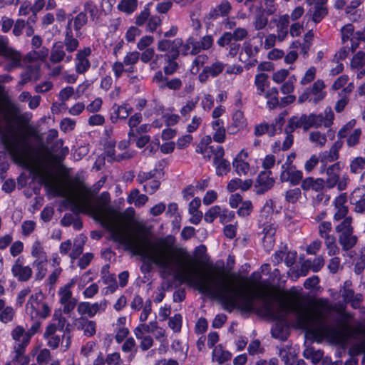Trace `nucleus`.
Here are the masks:
<instances>
[{
	"label": "nucleus",
	"mask_w": 365,
	"mask_h": 365,
	"mask_svg": "<svg viewBox=\"0 0 365 365\" xmlns=\"http://www.w3.org/2000/svg\"><path fill=\"white\" fill-rule=\"evenodd\" d=\"M43 179L46 185L51 187L56 195L67 198L76 212L92 215L107 230L114 242L133 254L148 259L158 267L170 272L174 265H179L181 260L190 258L185 249L176 245V238L171 235L157 239L148 248L145 237L129 232L130 220L123 215L111 212L110 207L108 206L110 201L108 192H102L93 203L88 196L90 190L78 180L76 185L65 187L54 183L48 175L44 176Z\"/></svg>",
	"instance_id": "nucleus-1"
},
{
	"label": "nucleus",
	"mask_w": 365,
	"mask_h": 365,
	"mask_svg": "<svg viewBox=\"0 0 365 365\" xmlns=\"http://www.w3.org/2000/svg\"><path fill=\"white\" fill-rule=\"evenodd\" d=\"M179 278L190 285L196 287L200 292L211 295L227 307H237L245 312L254 309L255 298L262 301L261 311L266 316L277 317L274 310V294L268 284L264 282L253 284L254 289L243 288L235 284V280L229 279L223 272H217L212 274L201 276L199 268L190 259L188 267L180 264Z\"/></svg>",
	"instance_id": "nucleus-2"
},
{
	"label": "nucleus",
	"mask_w": 365,
	"mask_h": 365,
	"mask_svg": "<svg viewBox=\"0 0 365 365\" xmlns=\"http://www.w3.org/2000/svg\"><path fill=\"white\" fill-rule=\"evenodd\" d=\"M282 308L286 313H294L298 325L306 330L317 341L327 339L335 344H343L356 335H365V329L361 326L351 328L349 325L351 315L342 314V320L337 326L327 322L331 312V306L327 299H318L309 305H302L296 297L283 299Z\"/></svg>",
	"instance_id": "nucleus-3"
},
{
	"label": "nucleus",
	"mask_w": 365,
	"mask_h": 365,
	"mask_svg": "<svg viewBox=\"0 0 365 365\" xmlns=\"http://www.w3.org/2000/svg\"><path fill=\"white\" fill-rule=\"evenodd\" d=\"M19 112L17 106L0 98V137L13 160L26 168L34 166L35 161L31 149L26 141L15 137L14 127L9 120L7 113L13 115Z\"/></svg>",
	"instance_id": "nucleus-4"
},
{
	"label": "nucleus",
	"mask_w": 365,
	"mask_h": 365,
	"mask_svg": "<svg viewBox=\"0 0 365 365\" xmlns=\"http://www.w3.org/2000/svg\"><path fill=\"white\" fill-rule=\"evenodd\" d=\"M41 324L39 321H34L27 330L24 327L17 325L11 331V337L16 343L14 346L15 358L18 359L24 355L25 349L29 344L31 337L39 331Z\"/></svg>",
	"instance_id": "nucleus-5"
},
{
	"label": "nucleus",
	"mask_w": 365,
	"mask_h": 365,
	"mask_svg": "<svg viewBox=\"0 0 365 365\" xmlns=\"http://www.w3.org/2000/svg\"><path fill=\"white\" fill-rule=\"evenodd\" d=\"M26 312L31 319H46L51 313V308L48 303L43 300L42 294L36 292L30 296L26 305Z\"/></svg>",
	"instance_id": "nucleus-6"
},
{
	"label": "nucleus",
	"mask_w": 365,
	"mask_h": 365,
	"mask_svg": "<svg viewBox=\"0 0 365 365\" xmlns=\"http://www.w3.org/2000/svg\"><path fill=\"white\" fill-rule=\"evenodd\" d=\"M340 164L339 162L329 166L327 169V178L325 186L329 188H333L336 186L337 190L342 191L346 189L350 182L349 175L346 173L340 175Z\"/></svg>",
	"instance_id": "nucleus-7"
},
{
	"label": "nucleus",
	"mask_w": 365,
	"mask_h": 365,
	"mask_svg": "<svg viewBox=\"0 0 365 365\" xmlns=\"http://www.w3.org/2000/svg\"><path fill=\"white\" fill-rule=\"evenodd\" d=\"M107 304L106 299L93 304L88 302H81L77 306V312L81 317L87 315L89 318H92L98 313L105 312Z\"/></svg>",
	"instance_id": "nucleus-8"
},
{
	"label": "nucleus",
	"mask_w": 365,
	"mask_h": 365,
	"mask_svg": "<svg viewBox=\"0 0 365 365\" xmlns=\"http://www.w3.org/2000/svg\"><path fill=\"white\" fill-rule=\"evenodd\" d=\"M310 128H319L324 126L329 128L334 122V113L331 107H327L324 113L309 115Z\"/></svg>",
	"instance_id": "nucleus-9"
},
{
	"label": "nucleus",
	"mask_w": 365,
	"mask_h": 365,
	"mask_svg": "<svg viewBox=\"0 0 365 365\" xmlns=\"http://www.w3.org/2000/svg\"><path fill=\"white\" fill-rule=\"evenodd\" d=\"M14 277L19 282H28L32 276L33 271L29 265H24V259L18 257L11 269Z\"/></svg>",
	"instance_id": "nucleus-10"
},
{
	"label": "nucleus",
	"mask_w": 365,
	"mask_h": 365,
	"mask_svg": "<svg viewBox=\"0 0 365 365\" xmlns=\"http://www.w3.org/2000/svg\"><path fill=\"white\" fill-rule=\"evenodd\" d=\"M153 81L155 83L160 89L168 88L173 91L179 90L182 85V81L178 78L169 79L163 74V71H158L153 77Z\"/></svg>",
	"instance_id": "nucleus-11"
},
{
	"label": "nucleus",
	"mask_w": 365,
	"mask_h": 365,
	"mask_svg": "<svg viewBox=\"0 0 365 365\" xmlns=\"http://www.w3.org/2000/svg\"><path fill=\"white\" fill-rule=\"evenodd\" d=\"M91 54V49L90 47H84L78 51L74 59L75 71L77 74H84L89 70L91 63L88 57Z\"/></svg>",
	"instance_id": "nucleus-12"
},
{
	"label": "nucleus",
	"mask_w": 365,
	"mask_h": 365,
	"mask_svg": "<svg viewBox=\"0 0 365 365\" xmlns=\"http://www.w3.org/2000/svg\"><path fill=\"white\" fill-rule=\"evenodd\" d=\"M302 179V171L297 170L290 163L286 162L282 165L280 174L282 182H289L292 185H297Z\"/></svg>",
	"instance_id": "nucleus-13"
},
{
	"label": "nucleus",
	"mask_w": 365,
	"mask_h": 365,
	"mask_svg": "<svg viewBox=\"0 0 365 365\" xmlns=\"http://www.w3.org/2000/svg\"><path fill=\"white\" fill-rule=\"evenodd\" d=\"M1 56L4 58L6 62V66L8 71L19 68L21 66L23 58L21 53L16 49L9 46V45Z\"/></svg>",
	"instance_id": "nucleus-14"
},
{
	"label": "nucleus",
	"mask_w": 365,
	"mask_h": 365,
	"mask_svg": "<svg viewBox=\"0 0 365 365\" xmlns=\"http://www.w3.org/2000/svg\"><path fill=\"white\" fill-rule=\"evenodd\" d=\"M73 325L77 330L82 331L86 337H92L96 334L97 324L95 321L89 319L86 317L76 318Z\"/></svg>",
	"instance_id": "nucleus-15"
},
{
	"label": "nucleus",
	"mask_w": 365,
	"mask_h": 365,
	"mask_svg": "<svg viewBox=\"0 0 365 365\" xmlns=\"http://www.w3.org/2000/svg\"><path fill=\"white\" fill-rule=\"evenodd\" d=\"M272 22L276 26V35L279 42L284 41L289 34V16L288 14L280 15L272 19Z\"/></svg>",
	"instance_id": "nucleus-16"
},
{
	"label": "nucleus",
	"mask_w": 365,
	"mask_h": 365,
	"mask_svg": "<svg viewBox=\"0 0 365 365\" xmlns=\"http://www.w3.org/2000/svg\"><path fill=\"white\" fill-rule=\"evenodd\" d=\"M57 327L55 322L47 325L43 333V338L47 341V345L51 349H56L62 341L64 334H57Z\"/></svg>",
	"instance_id": "nucleus-17"
},
{
	"label": "nucleus",
	"mask_w": 365,
	"mask_h": 365,
	"mask_svg": "<svg viewBox=\"0 0 365 365\" xmlns=\"http://www.w3.org/2000/svg\"><path fill=\"white\" fill-rule=\"evenodd\" d=\"M77 38L76 34H73V29L71 28V24H67L64 31L63 41H61L67 53L71 54L77 51L79 46V41Z\"/></svg>",
	"instance_id": "nucleus-18"
},
{
	"label": "nucleus",
	"mask_w": 365,
	"mask_h": 365,
	"mask_svg": "<svg viewBox=\"0 0 365 365\" xmlns=\"http://www.w3.org/2000/svg\"><path fill=\"white\" fill-rule=\"evenodd\" d=\"M73 59L71 54H67L61 41L55 43L51 50L49 61L52 63H58L61 61L68 63Z\"/></svg>",
	"instance_id": "nucleus-19"
},
{
	"label": "nucleus",
	"mask_w": 365,
	"mask_h": 365,
	"mask_svg": "<svg viewBox=\"0 0 365 365\" xmlns=\"http://www.w3.org/2000/svg\"><path fill=\"white\" fill-rule=\"evenodd\" d=\"M271 175L272 173L269 170L259 173L255 185L257 194H263L274 185V180L273 178L271 177Z\"/></svg>",
	"instance_id": "nucleus-20"
},
{
	"label": "nucleus",
	"mask_w": 365,
	"mask_h": 365,
	"mask_svg": "<svg viewBox=\"0 0 365 365\" xmlns=\"http://www.w3.org/2000/svg\"><path fill=\"white\" fill-rule=\"evenodd\" d=\"M299 128H302L305 131L310 128L309 115L302 114L299 116H292L290 118L285 127L284 132L293 133Z\"/></svg>",
	"instance_id": "nucleus-21"
},
{
	"label": "nucleus",
	"mask_w": 365,
	"mask_h": 365,
	"mask_svg": "<svg viewBox=\"0 0 365 365\" xmlns=\"http://www.w3.org/2000/svg\"><path fill=\"white\" fill-rule=\"evenodd\" d=\"M182 44V40L177 38L173 41L163 39L158 42V49L160 51H168L166 55H171L172 57L179 56V48Z\"/></svg>",
	"instance_id": "nucleus-22"
},
{
	"label": "nucleus",
	"mask_w": 365,
	"mask_h": 365,
	"mask_svg": "<svg viewBox=\"0 0 365 365\" xmlns=\"http://www.w3.org/2000/svg\"><path fill=\"white\" fill-rule=\"evenodd\" d=\"M216 157L214 158V165L216 168L217 175H226L230 170V164L228 160L223 158L225 155L223 148H218L216 150Z\"/></svg>",
	"instance_id": "nucleus-23"
},
{
	"label": "nucleus",
	"mask_w": 365,
	"mask_h": 365,
	"mask_svg": "<svg viewBox=\"0 0 365 365\" xmlns=\"http://www.w3.org/2000/svg\"><path fill=\"white\" fill-rule=\"evenodd\" d=\"M324 88V82L321 79L316 81L312 87L307 88L313 103L317 104L325 98L327 93Z\"/></svg>",
	"instance_id": "nucleus-24"
},
{
	"label": "nucleus",
	"mask_w": 365,
	"mask_h": 365,
	"mask_svg": "<svg viewBox=\"0 0 365 365\" xmlns=\"http://www.w3.org/2000/svg\"><path fill=\"white\" fill-rule=\"evenodd\" d=\"M113 113H111L110 119L113 123H116L119 119L125 120L132 112L133 108L128 104L122 105L114 104L112 107Z\"/></svg>",
	"instance_id": "nucleus-25"
},
{
	"label": "nucleus",
	"mask_w": 365,
	"mask_h": 365,
	"mask_svg": "<svg viewBox=\"0 0 365 365\" xmlns=\"http://www.w3.org/2000/svg\"><path fill=\"white\" fill-rule=\"evenodd\" d=\"M18 139L19 140V138H18ZM20 140H21V141H26V142L28 143V145H29V148H30V149H31V153H32V156H33L34 160V161H35V165H34V166H33V167H31V168H26V167H24V166L21 165H20V166H21L22 168H26V169L31 170H34V171H36V173H38L40 175L41 180L42 182L44 184V185H45L46 187H48V189H50L53 192H54V193H55V192H54V191H53L51 187H48V186H46V183H45V182H44V179H43L44 176L48 175V176L51 177V179H52V180L54 182V183H56V185H60V186H62V185H60V184H58V183H57V182L55 181V180L53 179V176H52L51 174H49V173H47V172H41V170H40V165H41V163H42L43 160H46V158H43V160L42 158H39V157H36V156H35V155H34V152H33V149H32V148L31 147V145H29V143H28V141L26 140V139H25V138H24V139H20Z\"/></svg>",
	"instance_id": "nucleus-26"
},
{
	"label": "nucleus",
	"mask_w": 365,
	"mask_h": 365,
	"mask_svg": "<svg viewBox=\"0 0 365 365\" xmlns=\"http://www.w3.org/2000/svg\"><path fill=\"white\" fill-rule=\"evenodd\" d=\"M342 146V142L336 141L328 151H324L320 155V161L323 164L331 163L339 158V150Z\"/></svg>",
	"instance_id": "nucleus-27"
},
{
	"label": "nucleus",
	"mask_w": 365,
	"mask_h": 365,
	"mask_svg": "<svg viewBox=\"0 0 365 365\" xmlns=\"http://www.w3.org/2000/svg\"><path fill=\"white\" fill-rule=\"evenodd\" d=\"M40 10H36L34 9V4L31 5L29 1H24L19 9V16H27L31 12L32 13L30 15L26 21V24H33L36 21L37 16L36 13Z\"/></svg>",
	"instance_id": "nucleus-28"
},
{
	"label": "nucleus",
	"mask_w": 365,
	"mask_h": 365,
	"mask_svg": "<svg viewBox=\"0 0 365 365\" xmlns=\"http://www.w3.org/2000/svg\"><path fill=\"white\" fill-rule=\"evenodd\" d=\"M69 23L71 24V28H72L73 24L76 37H80L81 36V29L88 23L87 14L85 12L81 11L75 17L69 18L67 24Z\"/></svg>",
	"instance_id": "nucleus-29"
},
{
	"label": "nucleus",
	"mask_w": 365,
	"mask_h": 365,
	"mask_svg": "<svg viewBox=\"0 0 365 365\" xmlns=\"http://www.w3.org/2000/svg\"><path fill=\"white\" fill-rule=\"evenodd\" d=\"M213 45V38L210 35L204 36L200 41L194 38L193 49H191L190 54L196 55L202 50H207Z\"/></svg>",
	"instance_id": "nucleus-30"
},
{
	"label": "nucleus",
	"mask_w": 365,
	"mask_h": 365,
	"mask_svg": "<svg viewBox=\"0 0 365 365\" xmlns=\"http://www.w3.org/2000/svg\"><path fill=\"white\" fill-rule=\"evenodd\" d=\"M338 241L343 251H349L352 249L358 242L357 236L354 232L341 233L339 235Z\"/></svg>",
	"instance_id": "nucleus-31"
},
{
	"label": "nucleus",
	"mask_w": 365,
	"mask_h": 365,
	"mask_svg": "<svg viewBox=\"0 0 365 365\" xmlns=\"http://www.w3.org/2000/svg\"><path fill=\"white\" fill-rule=\"evenodd\" d=\"M341 40L344 43L346 41H350L351 48L352 51H354L358 45V40L356 39L354 28V26L351 24L345 25L341 30Z\"/></svg>",
	"instance_id": "nucleus-32"
},
{
	"label": "nucleus",
	"mask_w": 365,
	"mask_h": 365,
	"mask_svg": "<svg viewBox=\"0 0 365 365\" xmlns=\"http://www.w3.org/2000/svg\"><path fill=\"white\" fill-rule=\"evenodd\" d=\"M212 128L214 130L212 135L213 140L218 143H223L225 140L226 135L223 120L221 119L213 120L212 122Z\"/></svg>",
	"instance_id": "nucleus-33"
},
{
	"label": "nucleus",
	"mask_w": 365,
	"mask_h": 365,
	"mask_svg": "<svg viewBox=\"0 0 365 365\" xmlns=\"http://www.w3.org/2000/svg\"><path fill=\"white\" fill-rule=\"evenodd\" d=\"M279 355L285 365H294L297 354L289 345H284L279 349Z\"/></svg>",
	"instance_id": "nucleus-34"
},
{
	"label": "nucleus",
	"mask_w": 365,
	"mask_h": 365,
	"mask_svg": "<svg viewBox=\"0 0 365 365\" xmlns=\"http://www.w3.org/2000/svg\"><path fill=\"white\" fill-rule=\"evenodd\" d=\"M232 357V354L225 349L222 345L216 346L212 351V361L218 364H222L229 361Z\"/></svg>",
	"instance_id": "nucleus-35"
},
{
	"label": "nucleus",
	"mask_w": 365,
	"mask_h": 365,
	"mask_svg": "<svg viewBox=\"0 0 365 365\" xmlns=\"http://www.w3.org/2000/svg\"><path fill=\"white\" fill-rule=\"evenodd\" d=\"M200 205L201 202L198 198L192 200L189 205V213L192 215L190 222L192 224L197 225L202 217V212L198 210Z\"/></svg>",
	"instance_id": "nucleus-36"
},
{
	"label": "nucleus",
	"mask_w": 365,
	"mask_h": 365,
	"mask_svg": "<svg viewBox=\"0 0 365 365\" xmlns=\"http://www.w3.org/2000/svg\"><path fill=\"white\" fill-rule=\"evenodd\" d=\"M264 228H263V233H264V237L263 241L264 242L267 243V247H271L273 246L274 242V236L276 232V226L274 224L272 223H262Z\"/></svg>",
	"instance_id": "nucleus-37"
},
{
	"label": "nucleus",
	"mask_w": 365,
	"mask_h": 365,
	"mask_svg": "<svg viewBox=\"0 0 365 365\" xmlns=\"http://www.w3.org/2000/svg\"><path fill=\"white\" fill-rule=\"evenodd\" d=\"M231 4L227 1H222L210 13V18L217 19L219 16H227L231 10Z\"/></svg>",
	"instance_id": "nucleus-38"
},
{
	"label": "nucleus",
	"mask_w": 365,
	"mask_h": 365,
	"mask_svg": "<svg viewBox=\"0 0 365 365\" xmlns=\"http://www.w3.org/2000/svg\"><path fill=\"white\" fill-rule=\"evenodd\" d=\"M148 200V197L144 194H140L138 189L133 190L127 199L128 203H134L136 207L143 206Z\"/></svg>",
	"instance_id": "nucleus-39"
},
{
	"label": "nucleus",
	"mask_w": 365,
	"mask_h": 365,
	"mask_svg": "<svg viewBox=\"0 0 365 365\" xmlns=\"http://www.w3.org/2000/svg\"><path fill=\"white\" fill-rule=\"evenodd\" d=\"M319 1L314 5L312 16V19L315 23L320 22L327 14V9L324 6L327 0H319Z\"/></svg>",
	"instance_id": "nucleus-40"
},
{
	"label": "nucleus",
	"mask_w": 365,
	"mask_h": 365,
	"mask_svg": "<svg viewBox=\"0 0 365 365\" xmlns=\"http://www.w3.org/2000/svg\"><path fill=\"white\" fill-rule=\"evenodd\" d=\"M158 329V322L150 321L149 323L145 324V322L139 324L133 330V332H136L139 337L140 334H150L153 333Z\"/></svg>",
	"instance_id": "nucleus-41"
},
{
	"label": "nucleus",
	"mask_w": 365,
	"mask_h": 365,
	"mask_svg": "<svg viewBox=\"0 0 365 365\" xmlns=\"http://www.w3.org/2000/svg\"><path fill=\"white\" fill-rule=\"evenodd\" d=\"M31 255L35 260H47V255L43 246L39 240H36L31 245Z\"/></svg>",
	"instance_id": "nucleus-42"
},
{
	"label": "nucleus",
	"mask_w": 365,
	"mask_h": 365,
	"mask_svg": "<svg viewBox=\"0 0 365 365\" xmlns=\"http://www.w3.org/2000/svg\"><path fill=\"white\" fill-rule=\"evenodd\" d=\"M357 190H355L350 196V202L354 205V212L358 214L364 213L365 211V196H361L357 199L355 194Z\"/></svg>",
	"instance_id": "nucleus-43"
},
{
	"label": "nucleus",
	"mask_w": 365,
	"mask_h": 365,
	"mask_svg": "<svg viewBox=\"0 0 365 365\" xmlns=\"http://www.w3.org/2000/svg\"><path fill=\"white\" fill-rule=\"evenodd\" d=\"M324 353L322 350H315L313 347H307L303 351V356L310 359L314 364H318L322 359Z\"/></svg>",
	"instance_id": "nucleus-44"
},
{
	"label": "nucleus",
	"mask_w": 365,
	"mask_h": 365,
	"mask_svg": "<svg viewBox=\"0 0 365 365\" xmlns=\"http://www.w3.org/2000/svg\"><path fill=\"white\" fill-rule=\"evenodd\" d=\"M171 349L176 354L178 359L185 361L187 356L188 346L182 344L179 340H175L171 344Z\"/></svg>",
	"instance_id": "nucleus-45"
},
{
	"label": "nucleus",
	"mask_w": 365,
	"mask_h": 365,
	"mask_svg": "<svg viewBox=\"0 0 365 365\" xmlns=\"http://www.w3.org/2000/svg\"><path fill=\"white\" fill-rule=\"evenodd\" d=\"M255 85L257 88V93L259 96L262 95L268 86V76L264 73L257 74L255 78Z\"/></svg>",
	"instance_id": "nucleus-46"
},
{
	"label": "nucleus",
	"mask_w": 365,
	"mask_h": 365,
	"mask_svg": "<svg viewBox=\"0 0 365 365\" xmlns=\"http://www.w3.org/2000/svg\"><path fill=\"white\" fill-rule=\"evenodd\" d=\"M266 11H259L255 16L253 26L255 30L264 29L268 24V17Z\"/></svg>",
	"instance_id": "nucleus-47"
},
{
	"label": "nucleus",
	"mask_w": 365,
	"mask_h": 365,
	"mask_svg": "<svg viewBox=\"0 0 365 365\" xmlns=\"http://www.w3.org/2000/svg\"><path fill=\"white\" fill-rule=\"evenodd\" d=\"M352 221L353 218L351 216H349L348 217H345V219L341 220V222L335 227L336 232L339 235L341 233L354 232Z\"/></svg>",
	"instance_id": "nucleus-48"
},
{
	"label": "nucleus",
	"mask_w": 365,
	"mask_h": 365,
	"mask_svg": "<svg viewBox=\"0 0 365 365\" xmlns=\"http://www.w3.org/2000/svg\"><path fill=\"white\" fill-rule=\"evenodd\" d=\"M178 56L172 57L171 55H165L166 65L163 68V72L166 76L173 75L178 68V64L175 59Z\"/></svg>",
	"instance_id": "nucleus-49"
},
{
	"label": "nucleus",
	"mask_w": 365,
	"mask_h": 365,
	"mask_svg": "<svg viewBox=\"0 0 365 365\" xmlns=\"http://www.w3.org/2000/svg\"><path fill=\"white\" fill-rule=\"evenodd\" d=\"M88 13L91 21H94L98 19L99 11L97 5L93 1H87L83 4V11Z\"/></svg>",
	"instance_id": "nucleus-50"
},
{
	"label": "nucleus",
	"mask_w": 365,
	"mask_h": 365,
	"mask_svg": "<svg viewBox=\"0 0 365 365\" xmlns=\"http://www.w3.org/2000/svg\"><path fill=\"white\" fill-rule=\"evenodd\" d=\"M138 6V0H121L118 5V9L128 14L134 12Z\"/></svg>",
	"instance_id": "nucleus-51"
},
{
	"label": "nucleus",
	"mask_w": 365,
	"mask_h": 365,
	"mask_svg": "<svg viewBox=\"0 0 365 365\" xmlns=\"http://www.w3.org/2000/svg\"><path fill=\"white\" fill-rule=\"evenodd\" d=\"M218 148H222V146L217 145V146H205V148H202L201 147H197L196 148V152L198 153H200L203 155V158L206 160H210L211 158L213 157H216V150Z\"/></svg>",
	"instance_id": "nucleus-52"
},
{
	"label": "nucleus",
	"mask_w": 365,
	"mask_h": 365,
	"mask_svg": "<svg viewBox=\"0 0 365 365\" xmlns=\"http://www.w3.org/2000/svg\"><path fill=\"white\" fill-rule=\"evenodd\" d=\"M143 119L142 114L140 113H135L133 115L130 117L128 119V126L130 128L128 132V137L130 140L132 138V136L135 134V129L138 126V125L141 123Z\"/></svg>",
	"instance_id": "nucleus-53"
},
{
	"label": "nucleus",
	"mask_w": 365,
	"mask_h": 365,
	"mask_svg": "<svg viewBox=\"0 0 365 365\" xmlns=\"http://www.w3.org/2000/svg\"><path fill=\"white\" fill-rule=\"evenodd\" d=\"M272 335L276 339L285 340L288 336V327L282 324H276L272 329Z\"/></svg>",
	"instance_id": "nucleus-54"
},
{
	"label": "nucleus",
	"mask_w": 365,
	"mask_h": 365,
	"mask_svg": "<svg viewBox=\"0 0 365 365\" xmlns=\"http://www.w3.org/2000/svg\"><path fill=\"white\" fill-rule=\"evenodd\" d=\"M232 165L235 171L240 175H247L250 170L249 163L245 162L243 159L235 158Z\"/></svg>",
	"instance_id": "nucleus-55"
},
{
	"label": "nucleus",
	"mask_w": 365,
	"mask_h": 365,
	"mask_svg": "<svg viewBox=\"0 0 365 365\" xmlns=\"http://www.w3.org/2000/svg\"><path fill=\"white\" fill-rule=\"evenodd\" d=\"M74 282L72 280L70 283L66 284L63 287H61L58 291V295L60 297V303L64 301L74 299L71 291V287L73 286Z\"/></svg>",
	"instance_id": "nucleus-56"
},
{
	"label": "nucleus",
	"mask_w": 365,
	"mask_h": 365,
	"mask_svg": "<svg viewBox=\"0 0 365 365\" xmlns=\"http://www.w3.org/2000/svg\"><path fill=\"white\" fill-rule=\"evenodd\" d=\"M133 333H134V335L136 337V339L138 340H140V348L141 349L142 351H147L153 346L154 340L151 336L146 335L144 334H140V337H139V336L138 335V334L136 332H133Z\"/></svg>",
	"instance_id": "nucleus-57"
},
{
	"label": "nucleus",
	"mask_w": 365,
	"mask_h": 365,
	"mask_svg": "<svg viewBox=\"0 0 365 365\" xmlns=\"http://www.w3.org/2000/svg\"><path fill=\"white\" fill-rule=\"evenodd\" d=\"M121 349L125 353L133 351L128 357V361H131L135 356V354L137 351L136 343L133 337L127 338L123 344L121 346Z\"/></svg>",
	"instance_id": "nucleus-58"
},
{
	"label": "nucleus",
	"mask_w": 365,
	"mask_h": 365,
	"mask_svg": "<svg viewBox=\"0 0 365 365\" xmlns=\"http://www.w3.org/2000/svg\"><path fill=\"white\" fill-rule=\"evenodd\" d=\"M47 260H34L33 262V267L36 270L35 274L36 279L41 280L46 274V264Z\"/></svg>",
	"instance_id": "nucleus-59"
},
{
	"label": "nucleus",
	"mask_w": 365,
	"mask_h": 365,
	"mask_svg": "<svg viewBox=\"0 0 365 365\" xmlns=\"http://www.w3.org/2000/svg\"><path fill=\"white\" fill-rule=\"evenodd\" d=\"M364 168L365 159L363 157H356L350 161L349 168L351 173H359Z\"/></svg>",
	"instance_id": "nucleus-60"
},
{
	"label": "nucleus",
	"mask_w": 365,
	"mask_h": 365,
	"mask_svg": "<svg viewBox=\"0 0 365 365\" xmlns=\"http://www.w3.org/2000/svg\"><path fill=\"white\" fill-rule=\"evenodd\" d=\"M247 125V120L240 110H237L232 115V126L237 128V130L244 129Z\"/></svg>",
	"instance_id": "nucleus-61"
},
{
	"label": "nucleus",
	"mask_w": 365,
	"mask_h": 365,
	"mask_svg": "<svg viewBox=\"0 0 365 365\" xmlns=\"http://www.w3.org/2000/svg\"><path fill=\"white\" fill-rule=\"evenodd\" d=\"M309 139L316 146L323 147L327 143L326 135L319 131L311 132L309 133Z\"/></svg>",
	"instance_id": "nucleus-62"
},
{
	"label": "nucleus",
	"mask_w": 365,
	"mask_h": 365,
	"mask_svg": "<svg viewBox=\"0 0 365 365\" xmlns=\"http://www.w3.org/2000/svg\"><path fill=\"white\" fill-rule=\"evenodd\" d=\"M157 174H160V172L157 169H153L149 172H140L137 175V181L140 184H143L153 179H156Z\"/></svg>",
	"instance_id": "nucleus-63"
},
{
	"label": "nucleus",
	"mask_w": 365,
	"mask_h": 365,
	"mask_svg": "<svg viewBox=\"0 0 365 365\" xmlns=\"http://www.w3.org/2000/svg\"><path fill=\"white\" fill-rule=\"evenodd\" d=\"M365 65V53L363 51L357 52L352 58L351 67L353 69L363 68Z\"/></svg>",
	"instance_id": "nucleus-64"
}]
</instances>
